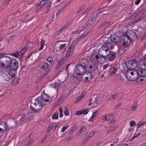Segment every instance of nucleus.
Returning <instances> with one entry per match:
<instances>
[{"label":"nucleus","instance_id":"nucleus-64","mask_svg":"<svg viewBox=\"0 0 146 146\" xmlns=\"http://www.w3.org/2000/svg\"><path fill=\"white\" fill-rule=\"evenodd\" d=\"M97 15L96 14H93L91 17L92 18H95V20H96V18L97 17Z\"/></svg>","mask_w":146,"mask_h":146},{"label":"nucleus","instance_id":"nucleus-31","mask_svg":"<svg viewBox=\"0 0 146 146\" xmlns=\"http://www.w3.org/2000/svg\"><path fill=\"white\" fill-rule=\"evenodd\" d=\"M139 11H137L134 13H133L131 14L129 16V18L130 19H132L136 17L138 15H139Z\"/></svg>","mask_w":146,"mask_h":146},{"label":"nucleus","instance_id":"nucleus-53","mask_svg":"<svg viewBox=\"0 0 146 146\" xmlns=\"http://www.w3.org/2000/svg\"><path fill=\"white\" fill-rule=\"evenodd\" d=\"M146 38V31L143 34L141 38V40H143Z\"/></svg>","mask_w":146,"mask_h":146},{"label":"nucleus","instance_id":"nucleus-23","mask_svg":"<svg viewBox=\"0 0 146 146\" xmlns=\"http://www.w3.org/2000/svg\"><path fill=\"white\" fill-rule=\"evenodd\" d=\"M48 1V0H42L37 5L36 7L38 9H40L44 5L46 4Z\"/></svg>","mask_w":146,"mask_h":146},{"label":"nucleus","instance_id":"nucleus-54","mask_svg":"<svg viewBox=\"0 0 146 146\" xmlns=\"http://www.w3.org/2000/svg\"><path fill=\"white\" fill-rule=\"evenodd\" d=\"M51 87L55 89H56V86H57V85L56 84V83H54L52 84H51Z\"/></svg>","mask_w":146,"mask_h":146},{"label":"nucleus","instance_id":"nucleus-30","mask_svg":"<svg viewBox=\"0 0 146 146\" xmlns=\"http://www.w3.org/2000/svg\"><path fill=\"white\" fill-rule=\"evenodd\" d=\"M111 23L110 22L105 21L103 22L102 23H101L100 26V27L102 28L103 27V26H104V27H107L110 25Z\"/></svg>","mask_w":146,"mask_h":146},{"label":"nucleus","instance_id":"nucleus-20","mask_svg":"<svg viewBox=\"0 0 146 146\" xmlns=\"http://www.w3.org/2000/svg\"><path fill=\"white\" fill-rule=\"evenodd\" d=\"M112 114H109L106 115H103L100 118V119L104 121H109L110 118L112 117Z\"/></svg>","mask_w":146,"mask_h":146},{"label":"nucleus","instance_id":"nucleus-18","mask_svg":"<svg viewBox=\"0 0 146 146\" xmlns=\"http://www.w3.org/2000/svg\"><path fill=\"white\" fill-rule=\"evenodd\" d=\"M74 50L68 47L66 50L65 57L67 59L71 56L73 54Z\"/></svg>","mask_w":146,"mask_h":146},{"label":"nucleus","instance_id":"nucleus-63","mask_svg":"<svg viewBox=\"0 0 146 146\" xmlns=\"http://www.w3.org/2000/svg\"><path fill=\"white\" fill-rule=\"evenodd\" d=\"M81 31V30H80V31L78 30L77 31H76L74 32L73 33L74 34H80V33Z\"/></svg>","mask_w":146,"mask_h":146},{"label":"nucleus","instance_id":"nucleus-25","mask_svg":"<svg viewBox=\"0 0 146 146\" xmlns=\"http://www.w3.org/2000/svg\"><path fill=\"white\" fill-rule=\"evenodd\" d=\"M13 79L12 80V84L13 85H18L20 81V79L18 77H14Z\"/></svg>","mask_w":146,"mask_h":146},{"label":"nucleus","instance_id":"nucleus-34","mask_svg":"<svg viewBox=\"0 0 146 146\" xmlns=\"http://www.w3.org/2000/svg\"><path fill=\"white\" fill-rule=\"evenodd\" d=\"M95 18H92L91 17L88 20V24L91 25L94 24L95 22Z\"/></svg>","mask_w":146,"mask_h":146},{"label":"nucleus","instance_id":"nucleus-52","mask_svg":"<svg viewBox=\"0 0 146 146\" xmlns=\"http://www.w3.org/2000/svg\"><path fill=\"white\" fill-rule=\"evenodd\" d=\"M82 114V110L76 111V114L78 116Z\"/></svg>","mask_w":146,"mask_h":146},{"label":"nucleus","instance_id":"nucleus-32","mask_svg":"<svg viewBox=\"0 0 146 146\" xmlns=\"http://www.w3.org/2000/svg\"><path fill=\"white\" fill-rule=\"evenodd\" d=\"M77 44L78 43L76 41H73L69 47L74 50Z\"/></svg>","mask_w":146,"mask_h":146},{"label":"nucleus","instance_id":"nucleus-35","mask_svg":"<svg viewBox=\"0 0 146 146\" xmlns=\"http://www.w3.org/2000/svg\"><path fill=\"white\" fill-rule=\"evenodd\" d=\"M58 113L56 112L54 113L52 116V118L53 119H58Z\"/></svg>","mask_w":146,"mask_h":146},{"label":"nucleus","instance_id":"nucleus-43","mask_svg":"<svg viewBox=\"0 0 146 146\" xmlns=\"http://www.w3.org/2000/svg\"><path fill=\"white\" fill-rule=\"evenodd\" d=\"M91 76L90 77H86V76H85V78L84 80V81L85 82H90L91 80Z\"/></svg>","mask_w":146,"mask_h":146},{"label":"nucleus","instance_id":"nucleus-62","mask_svg":"<svg viewBox=\"0 0 146 146\" xmlns=\"http://www.w3.org/2000/svg\"><path fill=\"white\" fill-rule=\"evenodd\" d=\"M47 136L46 135H45L44 136L43 139H42V141L43 142L44 141L46 140V139L47 138Z\"/></svg>","mask_w":146,"mask_h":146},{"label":"nucleus","instance_id":"nucleus-59","mask_svg":"<svg viewBox=\"0 0 146 146\" xmlns=\"http://www.w3.org/2000/svg\"><path fill=\"white\" fill-rule=\"evenodd\" d=\"M121 103H119L117 105L115 106L113 108L114 110H116L121 105Z\"/></svg>","mask_w":146,"mask_h":146},{"label":"nucleus","instance_id":"nucleus-41","mask_svg":"<svg viewBox=\"0 0 146 146\" xmlns=\"http://www.w3.org/2000/svg\"><path fill=\"white\" fill-rule=\"evenodd\" d=\"M64 113L66 116H68L69 115V112L68 109L67 108H65L64 110Z\"/></svg>","mask_w":146,"mask_h":146},{"label":"nucleus","instance_id":"nucleus-27","mask_svg":"<svg viewBox=\"0 0 146 146\" xmlns=\"http://www.w3.org/2000/svg\"><path fill=\"white\" fill-rule=\"evenodd\" d=\"M70 24V22L68 21L66 23L65 25H63L62 27L58 31V32L59 33L63 30L67 28Z\"/></svg>","mask_w":146,"mask_h":146},{"label":"nucleus","instance_id":"nucleus-14","mask_svg":"<svg viewBox=\"0 0 146 146\" xmlns=\"http://www.w3.org/2000/svg\"><path fill=\"white\" fill-rule=\"evenodd\" d=\"M92 64L90 65L88 69V71L90 73H93L97 69L98 66L97 63L95 62H92Z\"/></svg>","mask_w":146,"mask_h":146},{"label":"nucleus","instance_id":"nucleus-49","mask_svg":"<svg viewBox=\"0 0 146 146\" xmlns=\"http://www.w3.org/2000/svg\"><path fill=\"white\" fill-rule=\"evenodd\" d=\"M129 124L131 127H133L135 125V122L134 121H130Z\"/></svg>","mask_w":146,"mask_h":146},{"label":"nucleus","instance_id":"nucleus-4","mask_svg":"<svg viewBox=\"0 0 146 146\" xmlns=\"http://www.w3.org/2000/svg\"><path fill=\"white\" fill-rule=\"evenodd\" d=\"M138 74L137 71L133 69L127 70L126 76L128 80L131 81H135L138 77Z\"/></svg>","mask_w":146,"mask_h":146},{"label":"nucleus","instance_id":"nucleus-19","mask_svg":"<svg viewBox=\"0 0 146 146\" xmlns=\"http://www.w3.org/2000/svg\"><path fill=\"white\" fill-rule=\"evenodd\" d=\"M49 64L45 62H41L39 64V67L42 69L45 70L47 69L49 66Z\"/></svg>","mask_w":146,"mask_h":146},{"label":"nucleus","instance_id":"nucleus-47","mask_svg":"<svg viewBox=\"0 0 146 146\" xmlns=\"http://www.w3.org/2000/svg\"><path fill=\"white\" fill-rule=\"evenodd\" d=\"M116 121V118L115 117L113 116V117L111 119L110 122L109 123V124L113 123L114 122Z\"/></svg>","mask_w":146,"mask_h":146},{"label":"nucleus","instance_id":"nucleus-10","mask_svg":"<svg viewBox=\"0 0 146 146\" xmlns=\"http://www.w3.org/2000/svg\"><path fill=\"white\" fill-rule=\"evenodd\" d=\"M18 61L15 59H12L11 65L9 66L11 70L16 72L15 71L18 69Z\"/></svg>","mask_w":146,"mask_h":146},{"label":"nucleus","instance_id":"nucleus-44","mask_svg":"<svg viewBox=\"0 0 146 146\" xmlns=\"http://www.w3.org/2000/svg\"><path fill=\"white\" fill-rule=\"evenodd\" d=\"M54 0H52L48 4V6L46 7V9H47V13H48V12L50 10V7H51V3Z\"/></svg>","mask_w":146,"mask_h":146},{"label":"nucleus","instance_id":"nucleus-11","mask_svg":"<svg viewBox=\"0 0 146 146\" xmlns=\"http://www.w3.org/2000/svg\"><path fill=\"white\" fill-rule=\"evenodd\" d=\"M120 41L123 42L125 44H128L130 42V39L129 36L123 35L121 36L120 38Z\"/></svg>","mask_w":146,"mask_h":146},{"label":"nucleus","instance_id":"nucleus-12","mask_svg":"<svg viewBox=\"0 0 146 146\" xmlns=\"http://www.w3.org/2000/svg\"><path fill=\"white\" fill-rule=\"evenodd\" d=\"M110 39L111 41L114 43H118L120 42V38L115 34L111 35Z\"/></svg>","mask_w":146,"mask_h":146},{"label":"nucleus","instance_id":"nucleus-42","mask_svg":"<svg viewBox=\"0 0 146 146\" xmlns=\"http://www.w3.org/2000/svg\"><path fill=\"white\" fill-rule=\"evenodd\" d=\"M86 74H87V76H86V77H90V76L91 78V79L93 78V76L92 74L91 73L89 72L88 73V72H85L84 73V74L83 73V75L84 76Z\"/></svg>","mask_w":146,"mask_h":146},{"label":"nucleus","instance_id":"nucleus-29","mask_svg":"<svg viewBox=\"0 0 146 146\" xmlns=\"http://www.w3.org/2000/svg\"><path fill=\"white\" fill-rule=\"evenodd\" d=\"M116 79L118 81L121 82H124V78L122 76H121V75L120 74H118L117 75Z\"/></svg>","mask_w":146,"mask_h":146},{"label":"nucleus","instance_id":"nucleus-55","mask_svg":"<svg viewBox=\"0 0 146 146\" xmlns=\"http://www.w3.org/2000/svg\"><path fill=\"white\" fill-rule=\"evenodd\" d=\"M91 9L88 8H87L84 11V12H83V15L86 14V13H87L88 11H89Z\"/></svg>","mask_w":146,"mask_h":146},{"label":"nucleus","instance_id":"nucleus-50","mask_svg":"<svg viewBox=\"0 0 146 146\" xmlns=\"http://www.w3.org/2000/svg\"><path fill=\"white\" fill-rule=\"evenodd\" d=\"M66 46V44H61L59 47H58V48L60 49H62L64 48Z\"/></svg>","mask_w":146,"mask_h":146},{"label":"nucleus","instance_id":"nucleus-39","mask_svg":"<svg viewBox=\"0 0 146 146\" xmlns=\"http://www.w3.org/2000/svg\"><path fill=\"white\" fill-rule=\"evenodd\" d=\"M98 111H96L93 113L92 116L90 119V120H93L94 118L98 115Z\"/></svg>","mask_w":146,"mask_h":146},{"label":"nucleus","instance_id":"nucleus-58","mask_svg":"<svg viewBox=\"0 0 146 146\" xmlns=\"http://www.w3.org/2000/svg\"><path fill=\"white\" fill-rule=\"evenodd\" d=\"M33 141L32 139H31L27 143V144H25V146H29L32 143Z\"/></svg>","mask_w":146,"mask_h":146},{"label":"nucleus","instance_id":"nucleus-28","mask_svg":"<svg viewBox=\"0 0 146 146\" xmlns=\"http://www.w3.org/2000/svg\"><path fill=\"white\" fill-rule=\"evenodd\" d=\"M94 134V132H93L92 133H91L89 134V136L87 138H86L85 140V142H84V141H83V144H85L92 137Z\"/></svg>","mask_w":146,"mask_h":146},{"label":"nucleus","instance_id":"nucleus-6","mask_svg":"<svg viewBox=\"0 0 146 146\" xmlns=\"http://www.w3.org/2000/svg\"><path fill=\"white\" fill-rule=\"evenodd\" d=\"M31 114L30 113L23 114L19 118L18 121L19 123L22 124L29 120L31 117Z\"/></svg>","mask_w":146,"mask_h":146},{"label":"nucleus","instance_id":"nucleus-48","mask_svg":"<svg viewBox=\"0 0 146 146\" xmlns=\"http://www.w3.org/2000/svg\"><path fill=\"white\" fill-rule=\"evenodd\" d=\"M82 97V94H81L79 97L77 99H76L75 102L74 103H76L78 102L79 101H80V100H81V99Z\"/></svg>","mask_w":146,"mask_h":146},{"label":"nucleus","instance_id":"nucleus-7","mask_svg":"<svg viewBox=\"0 0 146 146\" xmlns=\"http://www.w3.org/2000/svg\"><path fill=\"white\" fill-rule=\"evenodd\" d=\"M137 62L135 60H131L126 63V66L127 70L134 69L137 66Z\"/></svg>","mask_w":146,"mask_h":146},{"label":"nucleus","instance_id":"nucleus-22","mask_svg":"<svg viewBox=\"0 0 146 146\" xmlns=\"http://www.w3.org/2000/svg\"><path fill=\"white\" fill-rule=\"evenodd\" d=\"M118 70V68L115 66H113L109 70L110 74L111 76L114 75Z\"/></svg>","mask_w":146,"mask_h":146},{"label":"nucleus","instance_id":"nucleus-21","mask_svg":"<svg viewBox=\"0 0 146 146\" xmlns=\"http://www.w3.org/2000/svg\"><path fill=\"white\" fill-rule=\"evenodd\" d=\"M108 56V59L110 61L114 60L116 58V53L114 52L110 51V54Z\"/></svg>","mask_w":146,"mask_h":146},{"label":"nucleus","instance_id":"nucleus-60","mask_svg":"<svg viewBox=\"0 0 146 146\" xmlns=\"http://www.w3.org/2000/svg\"><path fill=\"white\" fill-rule=\"evenodd\" d=\"M109 64H105L103 66V69H105L107 68L109 66Z\"/></svg>","mask_w":146,"mask_h":146},{"label":"nucleus","instance_id":"nucleus-24","mask_svg":"<svg viewBox=\"0 0 146 146\" xmlns=\"http://www.w3.org/2000/svg\"><path fill=\"white\" fill-rule=\"evenodd\" d=\"M100 58L99 56L98 55L94 54L92 55L90 57V60L92 61V62H96V61H95V60L98 61V59Z\"/></svg>","mask_w":146,"mask_h":146},{"label":"nucleus","instance_id":"nucleus-5","mask_svg":"<svg viewBox=\"0 0 146 146\" xmlns=\"http://www.w3.org/2000/svg\"><path fill=\"white\" fill-rule=\"evenodd\" d=\"M12 60L10 57L8 56H3L1 58V60L0 61V64L4 67V69H10L9 66L11 65Z\"/></svg>","mask_w":146,"mask_h":146},{"label":"nucleus","instance_id":"nucleus-61","mask_svg":"<svg viewBox=\"0 0 146 146\" xmlns=\"http://www.w3.org/2000/svg\"><path fill=\"white\" fill-rule=\"evenodd\" d=\"M63 11L62 10L60 9L56 13V15H57V16H58L60 14V13L62 12Z\"/></svg>","mask_w":146,"mask_h":146},{"label":"nucleus","instance_id":"nucleus-9","mask_svg":"<svg viewBox=\"0 0 146 146\" xmlns=\"http://www.w3.org/2000/svg\"><path fill=\"white\" fill-rule=\"evenodd\" d=\"M8 129L7 123L3 121H0V138L6 132Z\"/></svg>","mask_w":146,"mask_h":146},{"label":"nucleus","instance_id":"nucleus-57","mask_svg":"<svg viewBox=\"0 0 146 146\" xmlns=\"http://www.w3.org/2000/svg\"><path fill=\"white\" fill-rule=\"evenodd\" d=\"M82 35H81L79 36L76 39V41L77 42H79L80 41L82 40Z\"/></svg>","mask_w":146,"mask_h":146},{"label":"nucleus","instance_id":"nucleus-16","mask_svg":"<svg viewBox=\"0 0 146 146\" xmlns=\"http://www.w3.org/2000/svg\"><path fill=\"white\" fill-rule=\"evenodd\" d=\"M67 60V58L65 57H63L62 58L60 61H58L55 66V68L57 69L60 68L63 64L65 63Z\"/></svg>","mask_w":146,"mask_h":146},{"label":"nucleus","instance_id":"nucleus-40","mask_svg":"<svg viewBox=\"0 0 146 146\" xmlns=\"http://www.w3.org/2000/svg\"><path fill=\"white\" fill-rule=\"evenodd\" d=\"M139 12L140 15H141L143 17H144L146 16V10L144 11L142 10L140 11H139Z\"/></svg>","mask_w":146,"mask_h":146},{"label":"nucleus","instance_id":"nucleus-33","mask_svg":"<svg viewBox=\"0 0 146 146\" xmlns=\"http://www.w3.org/2000/svg\"><path fill=\"white\" fill-rule=\"evenodd\" d=\"M137 103H134L131 107V110L132 111H135L136 110L137 107Z\"/></svg>","mask_w":146,"mask_h":146},{"label":"nucleus","instance_id":"nucleus-8","mask_svg":"<svg viewBox=\"0 0 146 146\" xmlns=\"http://www.w3.org/2000/svg\"><path fill=\"white\" fill-rule=\"evenodd\" d=\"M41 98H40L42 102L45 103V106L49 104L52 101L51 98L50 96L45 93H42L41 94Z\"/></svg>","mask_w":146,"mask_h":146},{"label":"nucleus","instance_id":"nucleus-1","mask_svg":"<svg viewBox=\"0 0 146 146\" xmlns=\"http://www.w3.org/2000/svg\"><path fill=\"white\" fill-rule=\"evenodd\" d=\"M30 107L32 110L35 112L39 113L45 106V104L39 98H37L34 100H31Z\"/></svg>","mask_w":146,"mask_h":146},{"label":"nucleus","instance_id":"nucleus-51","mask_svg":"<svg viewBox=\"0 0 146 146\" xmlns=\"http://www.w3.org/2000/svg\"><path fill=\"white\" fill-rule=\"evenodd\" d=\"M89 111L88 109H85L83 110V114H86L88 113Z\"/></svg>","mask_w":146,"mask_h":146},{"label":"nucleus","instance_id":"nucleus-37","mask_svg":"<svg viewBox=\"0 0 146 146\" xmlns=\"http://www.w3.org/2000/svg\"><path fill=\"white\" fill-rule=\"evenodd\" d=\"M11 55L12 56L15 57L16 58L18 57L19 55H20L19 54V51L18 50L15 52L11 54Z\"/></svg>","mask_w":146,"mask_h":146},{"label":"nucleus","instance_id":"nucleus-56","mask_svg":"<svg viewBox=\"0 0 146 146\" xmlns=\"http://www.w3.org/2000/svg\"><path fill=\"white\" fill-rule=\"evenodd\" d=\"M72 1V0H70L69 1L66 2L64 5L67 7L69 4H70Z\"/></svg>","mask_w":146,"mask_h":146},{"label":"nucleus","instance_id":"nucleus-36","mask_svg":"<svg viewBox=\"0 0 146 146\" xmlns=\"http://www.w3.org/2000/svg\"><path fill=\"white\" fill-rule=\"evenodd\" d=\"M45 60H47L50 64H52L53 62V59L52 56H49L46 59H45Z\"/></svg>","mask_w":146,"mask_h":146},{"label":"nucleus","instance_id":"nucleus-17","mask_svg":"<svg viewBox=\"0 0 146 146\" xmlns=\"http://www.w3.org/2000/svg\"><path fill=\"white\" fill-rule=\"evenodd\" d=\"M146 64H144V66L145 68V69H143L144 68L142 69L140 68L137 71L138 72V76L140 77H144L146 76V66L145 67V66Z\"/></svg>","mask_w":146,"mask_h":146},{"label":"nucleus","instance_id":"nucleus-45","mask_svg":"<svg viewBox=\"0 0 146 146\" xmlns=\"http://www.w3.org/2000/svg\"><path fill=\"white\" fill-rule=\"evenodd\" d=\"M69 125H67L66 126H63L61 129V132L63 133L67 129V128L69 127Z\"/></svg>","mask_w":146,"mask_h":146},{"label":"nucleus","instance_id":"nucleus-38","mask_svg":"<svg viewBox=\"0 0 146 146\" xmlns=\"http://www.w3.org/2000/svg\"><path fill=\"white\" fill-rule=\"evenodd\" d=\"M117 96V94H114L111 95L110 96H109V97H108L107 98V100H111L113 99H114V98L116 97Z\"/></svg>","mask_w":146,"mask_h":146},{"label":"nucleus","instance_id":"nucleus-26","mask_svg":"<svg viewBox=\"0 0 146 146\" xmlns=\"http://www.w3.org/2000/svg\"><path fill=\"white\" fill-rule=\"evenodd\" d=\"M27 48V47L25 46L20 50L19 52V54H21L20 55H21L22 57L26 52Z\"/></svg>","mask_w":146,"mask_h":146},{"label":"nucleus","instance_id":"nucleus-13","mask_svg":"<svg viewBox=\"0 0 146 146\" xmlns=\"http://www.w3.org/2000/svg\"><path fill=\"white\" fill-rule=\"evenodd\" d=\"M99 98H97V97H93L90 100L88 105L90 106L92 104H93L94 106H96L99 103Z\"/></svg>","mask_w":146,"mask_h":146},{"label":"nucleus","instance_id":"nucleus-2","mask_svg":"<svg viewBox=\"0 0 146 146\" xmlns=\"http://www.w3.org/2000/svg\"><path fill=\"white\" fill-rule=\"evenodd\" d=\"M110 53L109 48L105 45L102 46L99 49L98 54L100 55V58L102 57L104 60L106 59V57L108 56Z\"/></svg>","mask_w":146,"mask_h":146},{"label":"nucleus","instance_id":"nucleus-15","mask_svg":"<svg viewBox=\"0 0 146 146\" xmlns=\"http://www.w3.org/2000/svg\"><path fill=\"white\" fill-rule=\"evenodd\" d=\"M82 68V65L81 64H78L76 66L75 68V71L76 73L78 75V76H81V78H82V74L81 72V70ZM80 78V76L78 77Z\"/></svg>","mask_w":146,"mask_h":146},{"label":"nucleus","instance_id":"nucleus-46","mask_svg":"<svg viewBox=\"0 0 146 146\" xmlns=\"http://www.w3.org/2000/svg\"><path fill=\"white\" fill-rule=\"evenodd\" d=\"M115 129V127H113L112 128L110 129L107 132V134H109L112 131H114Z\"/></svg>","mask_w":146,"mask_h":146},{"label":"nucleus","instance_id":"nucleus-3","mask_svg":"<svg viewBox=\"0 0 146 146\" xmlns=\"http://www.w3.org/2000/svg\"><path fill=\"white\" fill-rule=\"evenodd\" d=\"M16 72L11 70L10 69H5L3 75V78L5 81H9L15 76Z\"/></svg>","mask_w":146,"mask_h":146}]
</instances>
